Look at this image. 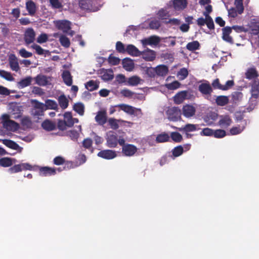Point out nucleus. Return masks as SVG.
I'll list each match as a JSON object with an SVG mask.
<instances>
[{
  "label": "nucleus",
  "instance_id": "nucleus-1",
  "mask_svg": "<svg viewBox=\"0 0 259 259\" xmlns=\"http://www.w3.org/2000/svg\"><path fill=\"white\" fill-rule=\"evenodd\" d=\"M30 102L31 105L30 115L34 118L40 119V117L45 115V109L44 103L36 99H31Z\"/></svg>",
  "mask_w": 259,
  "mask_h": 259
},
{
  "label": "nucleus",
  "instance_id": "nucleus-2",
  "mask_svg": "<svg viewBox=\"0 0 259 259\" xmlns=\"http://www.w3.org/2000/svg\"><path fill=\"white\" fill-rule=\"evenodd\" d=\"M106 145L109 148H115L118 145V136L116 133L109 131L106 135Z\"/></svg>",
  "mask_w": 259,
  "mask_h": 259
},
{
  "label": "nucleus",
  "instance_id": "nucleus-3",
  "mask_svg": "<svg viewBox=\"0 0 259 259\" xmlns=\"http://www.w3.org/2000/svg\"><path fill=\"white\" fill-rule=\"evenodd\" d=\"M251 34L254 36L255 43H259V20L253 19L249 25Z\"/></svg>",
  "mask_w": 259,
  "mask_h": 259
},
{
  "label": "nucleus",
  "instance_id": "nucleus-4",
  "mask_svg": "<svg viewBox=\"0 0 259 259\" xmlns=\"http://www.w3.org/2000/svg\"><path fill=\"white\" fill-rule=\"evenodd\" d=\"M234 81L230 80H228L225 85H222L218 78L214 79L212 83V85L214 89L222 91H227L230 89L234 85Z\"/></svg>",
  "mask_w": 259,
  "mask_h": 259
},
{
  "label": "nucleus",
  "instance_id": "nucleus-5",
  "mask_svg": "<svg viewBox=\"0 0 259 259\" xmlns=\"http://www.w3.org/2000/svg\"><path fill=\"white\" fill-rule=\"evenodd\" d=\"M168 118L172 121H177L181 118V110L179 107H172L167 111Z\"/></svg>",
  "mask_w": 259,
  "mask_h": 259
},
{
  "label": "nucleus",
  "instance_id": "nucleus-6",
  "mask_svg": "<svg viewBox=\"0 0 259 259\" xmlns=\"http://www.w3.org/2000/svg\"><path fill=\"white\" fill-rule=\"evenodd\" d=\"M36 33L34 29L31 28H27L24 34V40L26 45H29L35 40Z\"/></svg>",
  "mask_w": 259,
  "mask_h": 259
},
{
  "label": "nucleus",
  "instance_id": "nucleus-7",
  "mask_svg": "<svg viewBox=\"0 0 259 259\" xmlns=\"http://www.w3.org/2000/svg\"><path fill=\"white\" fill-rule=\"evenodd\" d=\"M138 148L136 146L127 143L122 147L121 152L125 156L131 157L135 154Z\"/></svg>",
  "mask_w": 259,
  "mask_h": 259
},
{
  "label": "nucleus",
  "instance_id": "nucleus-8",
  "mask_svg": "<svg viewBox=\"0 0 259 259\" xmlns=\"http://www.w3.org/2000/svg\"><path fill=\"white\" fill-rule=\"evenodd\" d=\"M198 90L202 94L206 96V99L210 100L212 89L209 83H202L200 84L198 87Z\"/></svg>",
  "mask_w": 259,
  "mask_h": 259
},
{
  "label": "nucleus",
  "instance_id": "nucleus-9",
  "mask_svg": "<svg viewBox=\"0 0 259 259\" xmlns=\"http://www.w3.org/2000/svg\"><path fill=\"white\" fill-rule=\"evenodd\" d=\"M98 156L106 159H112L117 156L115 151L112 150H103L97 154Z\"/></svg>",
  "mask_w": 259,
  "mask_h": 259
},
{
  "label": "nucleus",
  "instance_id": "nucleus-10",
  "mask_svg": "<svg viewBox=\"0 0 259 259\" xmlns=\"http://www.w3.org/2000/svg\"><path fill=\"white\" fill-rule=\"evenodd\" d=\"M115 107H119L120 110H121L125 113L131 115L135 114V111H138L140 113H141V110L140 109L136 108L133 106L124 104L116 105H115Z\"/></svg>",
  "mask_w": 259,
  "mask_h": 259
},
{
  "label": "nucleus",
  "instance_id": "nucleus-11",
  "mask_svg": "<svg viewBox=\"0 0 259 259\" xmlns=\"http://www.w3.org/2000/svg\"><path fill=\"white\" fill-rule=\"evenodd\" d=\"M95 120L96 121L101 125H103L107 122V112L105 110H102L99 111L96 116H95Z\"/></svg>",
  "mask_w": 259,
  "mask_h": 259
},
{
  "label": "nucleus",
  "instance_id": "nucleus-12",
  "mask_svg": "<svg viewBox=\"0 0 259 259\" xmlns=\"http://www.w3.org/2000/svg\"><path fill=\"white\" fill-rule=\"evenodd\" d=\"M142 58L147 61H152L156 57L155 52L147 49L146 50L141 52Z\"/></svg>",
  "mask_w": 259,
  "mask_h": 259
},
{
  "label": "nucleus",
  "instance_id": "nucleus-13",
  "mask_svg": "<svg viewBox=\"0 0 259 259\" xmlns=\"http://www.w3.org/2000/svg\"><path fill=\"white\" fill-rule=\"evenodd\" d=\"M157 76H165L168 72V68L165 65H159L152 69Z\"/></svg>",
  "mask_w": 259,
  "mask_h": 259
},
{
  "label": "nucleus",
  "instance_id": "nucleus-14",
  "mask_svg": "<svg viewBox=\"0 0 259 259\" xmlns=\"http://www.w3.org/2000/svg\"><path fill=\"white\" fill-rule=\"evenodd\" d=\"M245 78L249 79H256L258 76V73L256 68L254 67H251L247 68L245 73Z\"/></svg>",
  "mask_w": 259,
  "mask_h": 259
},
{
  "label": "nucleus",
  "instance_id": "nucleus-15",
  "mask_svg": "<svg viewBox=\"0 0 259 259\" xmlns=\"http://www.w3.org/2000/svg\"><path fill=\"white\" fill-rule=\"evenodd\" d=\"M26 9L29 15L33 16L37 11L36 4L32 0H26Z\"/></svg>",
  "mask_w": 259,
  "mask_h": 259
},
{
  "label": "nucleus",
  "instance_id": "nucleus-16",
  "mask_svg": "<svg viewBox=\"0 0 259 259\" xmlns=\"http://www.w3.org/2000/svg\"><path fill=\"white\" fill-rule=\"evenodd\" d=\"M251 98L257 99L259 97V79L253 80L251 84Z\"/></svg>",
  "mask_w": 259,
  "mask_h": 259
},
{
  "label": "nucleus",
  "instance_id": "nucleus-17",
  "mask_svg": "<svg viewBox=\"0 0 259 259\" xmlns=\"http://www.w3.org/2000/svg\"><path fill=\"white\" fill-rule=\"evenodd\" d=\"M42 128L46 131L51 132L56 129V124L50 119H45L41 123Z\"/></svg>",
  "mask_w": 259,
  "mask_h": 259
},
{
  "label": "nucleus",
  "instance_id": "nucleus-18",
  "mask_svg": "<svg viewBox=\"0 0 259 259\" xmlns=\"http://www.w3.org/2000/svg\"><path fill=\"white\" fill-rule=\"evenodd\" d=\"M101 78L104 81L112 80L114 77V74L112 69H102L100 70Z\"/></svg>",
  "mask_w": 259,
  "mask_h": 259
},
{
  "label": "nucleus",
  "instance_id": "nucleus-19",
  "mask_svg": "<svg viewBox=\"0 0 259 259\" xmlns=\"http://www.w3.org/2000/svg\"><path fill=\"white\" fill-rule=\"evenodd\" d=\"M9 63L10 67L13 71L18 72L20 70L18 59L15 55H11L9 57Z\"/></svg>",
  "mask_w": 259,
  "mask_h": 259
},
{
  "label": "nucleus",
  "instance_id": "nucleus-20",
  "mask_svg": "<svg viewBox=\"0 0 259 259\" xmlns=\"http://www.w3.org/2000/svg\"><path fill=\"white\" fill-rule=\"evenodd\" d=\"M56 174V169L48 166L41 167L39 168V175L41 176H50L55 175Z\"/></svg>",
  "mask_w": 259,
  "mask_h": 259
},
{
  "label": "nucleus",
  "instance_id": "nucleus-21",
  "mask_svg": "<svg viewBox=\"0 0 259 259\" xmlns=\"http://www.w3.org/2000/svg\"><path fill=\"white\" fill-rule=\"evenodd\" d=\"M57 27L64 32H67L70 29V22L68 20L58 21L56 23Z\"/></svg>",
  "mask_w": 259,
  "mask_h": 259
},
{
  "label": "nucleus",
  "instance_id": "nucleus-22",
  "mask_svg": "<svg viewBox=\"0 0 259 259\" xmlns=\"http://www.w3.org/2000/svg\"><path fill=\"white\" fill-rule=\"evenodd\" d=\"M49 77L42 74H38L35 78V83L40 86H46L49 84Z\"/></svg>",
  "mask_w": 259,
  "mask_h": 259
},
{
  "label": "nucleus",
  "instance_id": "nucleus-23",
  "mask_svg": "<svg viewBox=\"0 0 259 259\" xmlns=\"http://www.w3.org/2000/svg\"><path fill=\"white\" fill-rule=\"evenodd\" d=\"M198 124H194L191 123H187L184 126L178 128L179 131L183 132L185 134H187V133L194 132L199 129L198 128Z\"/></svg>",
  "mask_w": 259,
  "mask_h": 259
},
{
  "label": "nucleus",
  "instance_id": "nucleus-24",
  "mask_svg": "<svg viewBox=\"0 0 259 259\" xmlns=\"http://www.w3.org/2000/svg\"><path fill=\"white\" fill-rule=\"evenodd\" d=\"M6 119L4 121L3 125L5 127L10 130H16L19 127V124L16 121L9 119L8 115H5Z\"/></svg>",
  "mask_w": 259,
  "mask_h": 259
},
{
  "label": "nucleus",
  "instance_id": "nucleus-25",
  "mask_svg": "<svg viewBox=\"0 0 259 259\" xmlns=\"http://www.w3.org/2000/svg\"><path fill=\"white\" fill-rule=\"evenodd\" d=\"M195 113V108L189 105H186L183 106V114L186 117H190L193 116Z\"/></svg>",
  "mask_w": 259,
  "mask_h": 259
},
{
  "label": "nucleus",
  "instance_id": "nucleus-26",
  "mask_svg": "<svg viewBox=\"0 0 259 259\" xmlns=\"http://www.w3.org/2000/svg\"><path fill=\"white\" fill-rule=\"evenodd\" d=\"M232 122V119L229 115L222 116L218 123L220 126L223 128H227L231 125Z\"/></svg>",
  "mask_w": 259,
  "mask_h": 259
},
{
  "label": "nucleus",
  "instance_id": "nucleus-27",
  "mask_svg": "<svg viewBox=\"0 0 259 259\" xmlns=\"http://www.w3.org/2000/svg\"><path fill=\"white\" fill-rule=\"evenodd\" d=\"M172 3L174 9L177 11L183 10L187 6V0H174Z\"/></svg>",
  "mask_w": 259,
  "mask_h": 259
},
{
  "label": "nucleus",
  "instance_id": "nucleus-28",
  "mask_svg": "<svg viewBox=\"0 0 259 259\" xmlns=\"http://www.w3.org/2000/svg\"><path fill=\"white\" fill-rule=\"evenodd\" d=\"M129 55L139 57L141 56V51H140L135 46L133 45H128L127 46L126 48V51Z\"/></svg>",
  "mask_w": 259,
  "mask_h": 259
},
{
  "label": "nucleus",
  "instance_id": "nucleus-29",
  "mask_svg": "<svg viewBox=\"0 0 259 259\" xmlns=\"http://www.w3.org/2000/svg\"><path fill=\"white\" fill-rule=\"evenodd\" d=\"M44 106L45 109V111L48 109H52L55 110H58V106L57 102L53 100L47 99L45 101V103H44Z\"/></svg>",
  "mask_w": 259,
  "mask_h": 259
},
{
  "label": "nucleus",
  "instance_id": "nucleus-30",
  "mask_svg": "<svg viewBox=\"0 0 259 259\" xmlns=\"http://www.w3.org/2000/svg\"><path fill=\"white\" fill-rule=\"evenodd\" d=\"M62 77L64 83L68 86L72 84V78L70 72L68 70H64L62 74Z\"/></svg>",
  "mask_w": 259,
  "mask_h": 259
},
{
  "label": "nucleus",
  "instance_id": "nucleus-31",
  "mask_svg": "<svg viewBox=\"0 0 259 259\" xmlns=\"http://www.w3.org/2000/svg\"><path fill=\"white\" fill-rule=\"evenodd\" d=\"M32 80L31 76H27L24 78H22L18 82V86L20 89H23L30 85Z\"/></svg>",
  "mask_w": 259,
  "mask_h": 259
},
{
  "label": "nucleus",
  "instance_id": "nucleus-32",
  "mask_svg": "<svg viewBox=\"0 0 259 259\" xmlns=\"http://www.w3.org/2000/svg\"><path fill=\"white\" fill-rule=\"evenodd\" d=\"M169 140L170 137L169 135L165 132H163L157 135L155 139V141L157 143L167 142H169Z\"/></svg>",
  "mask_w": 259,
  "mask_h": 259
},
{
  "label": "nucleus",
  "instance_id": "nucleus-33",
  "mask_svg": "<svg viewBox=\"0 0 259 259\" xmlns=\"http://www.w3.org/2000/svg\"><path fill=\"white\" fill-rule=\"evenodd\" d=\"M218 117V113L215 112H210L204 118V120L207 123L208 125H211L214 121L217 119Z\"/></svg>",
  "mask_w": 259,
  "mask_h": 259
},
{
  "label": "nucleus",
  "instance_id": "nucleus-34",
  "mask_svg": "<svg viewBox=\"0 0 259 259\" xmlns=\"http://www.w3.org/2000/svg\"><path fill=\"white\" fill-rule=\"evenodd\" d=\"M186 96V91H182L179 92L174 97V101L176 104H181L185 99Z\"/></svg>",
  "mask_w": 259,
  "mask_h": 259
},
{
  "label": "nucleus",
  "instance_id": "nucleus-35",
  "mask_svg": "<svg viewBox=\"0 0 259 259\" xmlns=\"http://www.w3.org/2000/svg\"><path fill=\"white\" fill-rule=\"evenodd\" d=\"M0 141H2V143L6 145L7 147L12 149L13 150H18L19 148V145L16 143L15 142L9 139H0Z\"/></svg>",
  "mask_w": 259,
  "mask_h": 259
},
{
  "label": "nucleus",
  "instance_id": "nucleus-36",
  "mask_svg": "<svg viewBox=\"0 0 259 259\" xmlns=\"http://www.w3.org/2000/svg\"><path fill=\"white\" fill-rule=\"evenodd\" d=\"M244 122L242 126L238 125L237 126H233L230 130V133L232 135H236L240 134L245 128L246 125V121L245 120H243Z\"/></svg>",
  "mask_w": 259,
  "mask_h": 259
},
{
  "label": "nucleus",
  "instance_id": "nucleus-37",
  "mask_svg": "<svg viewBox=\"0 0 259 259\" xmlns=\"http://www.w3.org/2000/svg\"><path fill=\"white\" fill-rule=\"evenodd\" d=\"M229 102V98L226 96H219L216 97L215 103L217 105L224 106L228 104Z\"/></svg>",
  "mask_w": 259,
  "mask_h": 259
},
{
  "label": "nucleus",
  "instance_id": "nucleus-38",
  "mask_svg": "<svg viewBox=\"0 0 259 259\" xmlns=\"http://www.w3.org/2000/svg\"><path fill=\"white\" fill-rule=\"evenodd\" d=\"M122 64L123 68L128 71H132L134 67V64L132 60L128 58L123 59Z\"/></svg>",
  "mask_w": 259,
  "mask_h": 259
},
{
  "label": "nucleus",
  "instance_id": "nucleus-39",
  "mask_svg": "<svg viewBox=\"0 0 259 259\" xmlns=\"http://www.w3.org/2000/svg\"><path fill=\"white\" fill-rule=\"evenodd\" d=\"M79 6L82 10L90 11L92 9V1L91 0H80Z\"/></svg>",
  "mask_w": 259,
  "mask_h": 259
},
{
  "label": "nucleus",
  "instance_id": "nucleus-40",
  "mask_svg": "<svg viewBox=\"0 0 259 259\" xmlns=\"http://www.w3.org/2000/svg\"><path fill=\"white\" fill-rule=\"evenodd\" d=\"M58 100L59 104L62 109H65L68 107L69 101L64 94L60 95L58 97Z\"/></svg>",
  "mask_w": 259,
  "mask_h": 259
},
{
  "label": "nucleus",
  "instance_id": "nucleus-41",
  "mask_svg": "<svg viewBox=\"0 0 259 259\" xmlns=\"http://www.w3.org/2000/svg\"><path fill=\"white\" fill-rule=\"evenodd\" d=\"M13 160H15L10 157H3L0 158V166L4 167H7L12 165Z\"/></svg>",
  "mask_w": 259,
  "mask_h": 259
},
{
  "label": "nucleus",
  "instance_id": "nucleus-42",
  "mask_svg": "<svg viewBox=\"0 0 259 259\" xmlns=\"http://www.w3.org/2000/svg\"><path fill=\"white\" fill-rule=\"evenodd\" d=\"M85 88L90 92L97 90L99 87V83L93 80L88 81L85 84Z\"/></svg>",
  "mask_w": 259,
  "mask_h": 259
},
{
  "label": "nucleus",
  "instance_id": "nucleus-43",
  "mask_svg": "<svg viewBox=\"0 0 259 259\" xmlns=\"http://www.w3.org/2000/svg\"><path fill=\"white\" fill-rule=\"evenodd\" d=\"M200 46V44L197 40H194L187 44L186 49L190 51L193 52L199 50Z\"/></svg>",
  "mask_w": 259,
  "mask_h": 259
},
{
  "label": "nucleus",
  "instance_id": "nucleus-44",
  "mask_svg": "<svg viewBox=\"0 0 259 259\" xmlns=\"http://www.w3.org/2000/svg\"><path fill=\"white\" fill-rule=\"evenodd\" d=\"M243 97V94L241 92H235L231 95V101L235 105L241 100Z\"/></svg>",
  "mask_w": 259,
  "mask_h": 259
},
{
  "label": "nucleus",
  "instance_id": "nucleus-45",
  "mask_svg": "<svg viewBox=\"0 0 259 259\" xmlns=\"http://www.w3.org/2000/svg\"><path fill=\"white\" fill-rule=\"evenodd\" d=\"M184 152V148L182 146L179 145L176 147H175L172 150V156L174 157H177L183 154V153Z\"/></svg>",
  "mask_w": 259,
  "mask_h": 259
},
{
  "label": "nucleus",
  "instance_id": "nucleus-46",
  "mask_svg": "<svg viewBox=\"0 0 259 259\" xmlns=\"http://www.w3.org/2000/svg\"><path fill=\"white\" fill-rule=\"evenodd\" d=\"M73 110L80 115H83L84 112V106L81 103H75L73 107Z\"/></svg>",
  "mask_w": 259,
  "mask_h": 259
},
{
  "label": "nucleus",
  "instance_id": "nucleus-47",
  "mask_svg": "<svg viewBox=\"0 0 259 259\" xmlns=\"http://www.w3.org/2000/svg\"><path fill=\"white\" fill-rule=\"evenodd\" d=\"M142 79L137 76H133L128 78L127 84L130 85L135 86L140 83Z\"/></svg>",
  "mask_w": 259,
  "mask_h": 259
},
{
  "label": "nucleus",
  "instance_id": "nucleus-48",
  "mask_svg": "<svg viewBox=\"0 0 259 259\" xmlns=\"http://www.w3.org/2000/svg\"><path fill=\"white\" fill-rule=\"evenodd\" d=\"M64 120L68 124V127H72L73 125V118L71 112H66L64 114Z\"/></svg>",
  "mask_w": 259,
  "mask_h": 259
},
{
  "label": "nucleus",
  "instance_id": "nucleus-49",
  "mask_svg": "<svg viewBox=\"0 0 259 259\" xmlns=\"http://www.w3.org/2000/svg\"><path fill=\"white\" fill-rule=\"evenodd\" d=\"M169 137L171 138L172 140L176 143L181 142L183 140L182 136L177 132H171Z\"/></svg>",
  "mask_w": 259,
  "mask_h": 259
},
{
  "label": "nucleus",
  "instance_id": "nucleus-50",
  "mask_svg": "<svg viewBox=\"0 0 259 259\" xmlns=\"http://www.w3.org/2000/svg\"><path fill=\"white\" fill-rule=\"evenodd\" d=\"M59 41L61 45L66 48H68L70 47V42L69 39L64 35H61L59 38Z\"/></svg>",
  "mask_w": 259,
  "mask_h": 259
},
{
  "label": "nucleus",
  "instance_id": "nucleus-51",
  "mask_svg": "<svg viewBox=\"0 0 259 259\" xmlns=\"http://www.w3.org/2000/svg\"><path fill=\"white\" fill-rule=\"evenodd\" d=\"M234 4L235 8L237 9L238 13L241 14L244 11V6L243 4V0H235Z\"/></svg>",
  "mask_w": 259,
  "mask_h": 259
},
{
  "label": "nucleus",
  "instance_id": "nucleus-52",
  "mask_svg": "<svg viewBox=\"0 0 259 259\" xmlns=\"http://www.w3.org/2000/svg\"><path fill=\"white\" fill-rule=\"evenodd\" d=\"M0 76L8 81H13L14 80V78L10 72L4 70H0Z\"/></svg>",
  "mask_w": 259,
  "mask_h": 259
},
{
  "label": "nucleus",
  "instance_id": "nucleus-53",
  "mask_svg": "<svg viewBox=\"0 0 259 259\" xmlns=\"http://www.w3.org/2000/svg\"><path fill=\"white\" fill-rule=\"evenodd\" d=\"M31 48L35 50V53L39 55H42L45 53H48L49 52L48 50H45L40 46L33 44L31 46Z\"/></svg>",
  "mask_w": 259,
  "mask_h": 259
},
{
  "label": "nucleus",
  "instance_id": "nucleus-54",
  "mask_svg": "<svg viewBox=\"0 0 259 259\" xmlns=\"http://www.w3.org/2000/svg\"><path fill=\"white\" fill-rule=\"evenodd\" d=\"M109 125L110 126V127L114 130H116L119 127L118 122L119 120H117L113 118H110L108 120Z\"/></svg>",
  "mask_w": 259,
  "mask_h": 259
},
{
  "label": "nucleus",
  "instance_id": "nucleus-55",
  "mask_svg": "<svg viewBox=\"0 0 259 259\" xmlns=\"http://www.w3.org/2000/svg\"><path fill=\"white\" fill-rule=\"evenodd\" d=\"M226 135V132L224 130L219 129L213 130V136L216 138H222Z\"/></svg>",
  "mask_w": 259,
  "mask_h": 259
},
{
  "label": "nucleus",
  "instance_id": "nucleus-56",
  "mask_svg": "<svg viewBox=\"0 0 259 259\" xmlns=\"http://www.w3.org/2000/svg\"><path fill=\"white\" fill-rule=\"evenodd\" d=\"M159 18L162 20L166 19L169 16V13L166 10L161 9L157 13Z\"/></svg>",
  "mask_w": 259,
  "mask_h": 259
},
{
  "label": "nucleus",
  "instance_id": "nucleus-57",
  "mask_svg": "<svg viewBox=\"0 0 259 259\" xmlns=\"http://www.w3.org/2000/svg\"><path fill=\"white\" fill-rule=\"evenodd\" d=\"M181 83L177 80L166 84V88L170 90H174L180 87Z\"/></svg>",
  "mask_w": 259,
  "mask_h": 259
},
{
  "label": "nucleus",
  "instance_id": "nucleus-58",
  "mask_svg": "<svg viewBox=\"0 0 259 259\" xmlns=\"http://www.w3.org/2000/svg\"><path fill=\"white\" fill-rule=\"evenodd\" d=\"M108 62L109 64H110L112 65H117L119 64L120 62V59L113 56L112 54H110L108 57Z\"/></svg>",
  "mask_w": 259,
  "mask_h": 259
},
{
  "label": "nucleus",
  "instance_id": "nucleus-59",
  "mask_svg": "<svg viewBox=\"0 0 259 259\" xmlns=\"http://www.w3.org/2000/svg\"><path fill=\"white\" fill-rule=\"evenodd\" d=\"M206 23L207 27L210 30L214 29V25L212 18L209 16L206 15Z\"/></svg>",
  "mask_w": 259,
  "mask_h": 259
},
{
  "label": "nucleus",
  "instance_id": "nucleus-60",
  "mask_svg": "<svg viewBox=\"0 0 259 259\" xmlns=\"http://www.w3.org/2000/svg\"><path fill=\"white\" fill-rule=\"evenodd\" d=\"M50 3L53 9H59L63 7V5L59 0H49Z\"/></svg>",
  "mask_w": 259,
  "mask_h": 259
},
{
  "label": "nucleus",
  "instance_id": "nucleus-61",
  "mask_svg": "<svg viewBox=\"0 0 259 259\" xmlns=\"http://www.w3.org/2000/svg\"><path fill=\"white\" fill-rule=\"evenodd\" d=\"M160 25V22L158 20H153L149 23V27L152 29H158Z\"/></svg>",
  "mask_w": 259,
  "mask_h": 259
},
{
  "label": "nucleus",
  "instance_id": "nucleus-62",
  "mask_svg": "<svg viewBox=\"0 0 259 259\" xmlns=\"http://www.w3.org/2000/svg\"><path fill=\"white\" fill-rule=\"evenodd\" d=\"M53 163L57 165H62L65 163V159L61 156H58L54 158Z\"/></svg>",
  "mask_w": 259,
  "mask_h": 259
},
{
  "label": "nucleus",
  "instance_id": "nucleus-63",
  "mask_svg": "<svg viewBox=\"0 0 259 259\" xmlns=\"http://www.w3.org/2000/svg\"><path fill=\"white\" fill-rule=\"evenodd\" d=\"M19 54L23 58H29L32 56V53L27 51L24 48L21 49L19 50Z\"/></svg>",
  "mask_w": 259,
  "mask_h": 259
},
{
  "label": "nucleus",
  "instance_id": "nucleus-64",
  "mask_svg": "<svg viewBox=\"0 0 259 259\" xmlns=\"http://www.w3.org/2000/svg\"><path fill=\"white\" fill-rule=\"evenodd\" d=\"M116 50L119 53H124L126 51L124 45L119 41L116 43Z\"/></svg>",
  "mask_w": 259,
  "mask_h": 259
}]
</instances>
